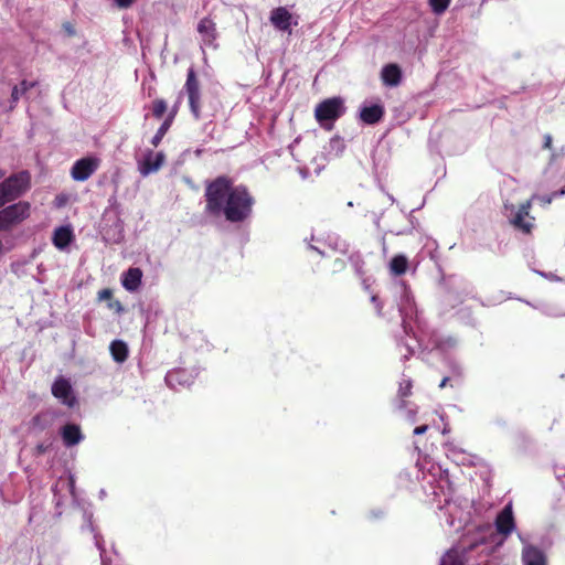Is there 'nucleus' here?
<instances>
[{
	"label": "nucleus",
	"mask_w": 565,
	"mask_h": 565,
	"mask_svg": "<svg viewBox=\"0 0 565 565\" xmlns=\"http://www.w3.org/2000/svg\"><path fill=\"white\" fill-rule=\"evenodd\" d=\"M553 138L550 134L544 135L543 149L553 150Z\"/></svg>",
	"instance_id": "obj_35"
},
{
	"label": "nucleus",
	"mask_w": 565,
	"mask_h": 565,
	"mask_svg": "<svg viewBox=\"0 0 565 565\" xmlns=\"http://www.w3.org/2000/svg\"><path fill=\"white\" fill-rule=\"evenodd\" d=\"M440 565H462L458 553L454 550L448 551L440 559Z\"/></svg>",
	"instance_id": "obj_30"
},
{
	"label": "nucleus",
	"mask_w": 565,
	"mask_h": 565,
	"mask_svg": "<svg viewBox=\"0 0 565 565\" xmlns=\"http://www.w3.org/2000/svg\"><path fill=\"white\" fill-rule=\"evenodd\" d=\"M52 423V417L47 413H40L32 417L30 428L36 431H43Z\"/></svg>",
	"instance_id": "obj_26"
},
{
	"label": "nucleus",
	"mask_w": 565,
	"mask_h": 565,
	"mask_svg": "<svg viewBox=\"0 0 565 565\" xmlns=\"http://www.w3.org/2000/svg\"><path fill=\"white\" fill-rule=\"evenodd\" d=\"M74 238L75 235L71 225H63L54 230L52 243L57 249L64 250L70 246Z\"/></svg>",
	"instance_id": "obj_14"
},
{
	"label": "nucleus",
	"mask_w": 565,
	"mask_h": 565,
	"mask_svg": "<svg viewBox=\"0 0 565 565\" xmlns=\"http://www.w3.org/2000/svg\"><path fill=\"white\" fill-rule=\"evenodd\" d=\"M179 105H180V100L178 99L174 105L172 106L169 115L167 116V118H171V122H173L178 111H179Z\"/></svg>",
	"instance_id": "obj_34"
},
{
	"label": "nucleus",
	"mask_w": 565,
	"mask_h": 565,
	"mask_svg": "<svg viewBox=\"0 0 565 565\" xmlns=\"http://www.w3.org/2000/svg\"><path fill=\"white\" fill-rule=\"evenodd\" d=\"M530 210L531 201H525L519 205L518 211L510 220L513 228L524 235H531L535 228V217L530 215Z\"/></svg>",
	"instance_id": "obj_6"
},
{
	"label": "nucleus",
	"mask_w": 565,
	"mask_h": 565,
	"mask_svg": "<svg viewBox=\"0 0 565 565\" xmlns=\"http://www.w3.org/2000/svg\"><path fill=\"white\" fill-rule=\"evenodd\" d=\"M381 77L386 86H397L402 81V71L397 64H387L382 68Z\"/></svg>",
	"instance_id": "obj_21"
},
{
	"label": "nucleus",
	"mask_w": 565,
	"mask_h": 565,
	"mask_svg": "<svg viewBox=\"0 0 565 565\" xmlns=\"http://www.w3.org/2000/svg\"><path fill=\"white\" fill-rule=\"evenodd\" d=\"M31 205L29 202L20 201L0 211V232L9 231L30 216Z\"/></svg>",
	"instance_id": "obj_4"
},
{
	"label": "nucleus",
	"mask_w": 565,
	"mask_h": 565,
	"mask_svg": "<svg viewBox=\"0 0 565 565\" xmlns=\"http://www.w3.org/2000/svg\"><path fill=\"white\" fill-rule=\"evenodd\" d=\"M384 114L385 110L382 105L365 106L360 111V119L366 125H375L382 120Z\"/></svg>",
	"instance_id": "obj_20"
},
{
	"label": "nucleus",
	"mask_w": 565,
	"mask_h": 565,
	"mask_svg": "<svg viewBox=\"0 0 565 565\" xmlns=\"http://www.w3.org/2000/svg\"><path fill=\"white\" fill-rule=\"evenodd\" d=\"M136 0H116V3L119 8H129L132 6V3L135 2Z\"/></svg>",
	"instance_id": "obj_37"
},
{
	"label": "nucleus",
	"mask_w": 565,
	"mask_h": 565,
	"mask_svg": "<svg viewBox=\"0 0 565 565\" xmlns=\"http://www.w3.org/2000/svg\"><path fill=\"white\" fill-rule=\"evenodd\" d=\"M51 444L41 443L35 447V455L41 456L49 451Z\"/></svg>",
	"instance_id": "obj_33"
},
{
	"label": "nucleus",
	"mask_w": 565,
	"mask_h": 565,
	"mask_svg": "<svg viewBox=\"0 0 565 565\" xmlns=\"http://www.w3.org/2000/svg\"><path fill=\"white\" fill-rule=\"evenodd\" d=\"M164 161V154L162 152L153 153L149 151L145 157L142 163L139 167V171L142 175H148L152 172H156L160 169Z\"/></svg>",
	"instance_id": "obj_17"
},
{
	"label": "nucleus",
	"mask_w": 565,
	"mask_h": 565,
	"mask_svg": "<svg viewBox=\"0 0 565 565\" xmlns=\"http://www.w3.org/2000/svg\"><path fill=\"white\" fill-rule=\"evenodd\" d=\"M142 270L139 267H130L122 273L120 281L122 287L129 291H137L142 282Z\"/></svg>",
	"instance_id": "obj_12"
},
{
	"label": "nucleus",
	"mask_w": 565,
	"mask_h": 565,
	"mask_svg": "<svg viewBox=\"0 0 565 565\" xmlns=\"http://www.w3.org/2000/svg\"><path fill=\"white\" fill-rule=\"evenodd\" d=\"M52 394L62 404L67 405L68 407H74L77 403L70 381L62 376L57 377L52 384Z\"/></svg>",
	"instance_id": "obj_8"
},
{
	"label": "nucleus",
	"mask_w": 565,
	"mask_h": 565,
	"mask_svg": "<svg viewBox=\"0 0 565 565\" xmlns=\"http://www.w3.org/2000/svg\"><path fill=\"white\" fill-rule=\"evenodd\" d=\"M97 301H107V308L117 315L125 312V307L118 299L114 298V292L110 288L100 289L97 292Z\"/></svg>",
	"instance_id": "obj_22"
},
{
	"label": "nucleus",
	"mask_w": 565,
	"mask_h": 565,
	"mask_svg": "<svg viewBox=\"0 0 565 565\" xmlns=\"http://www.w3.org/2000/svg\"><path fill=\"white\" fill-rule=\"evenodd\" d=\"M184 90L188 95L191 114L194 119L199 120L201 118V90L200 82L193 67L188 70Z\"/></svg>",
	"instance_id": "obj_5"
},
{
	"label": "nucleus",
	"mask_w": 565,
	"mask_h": 565,
	"mask_svg": "<svg viewBox=\"0 0 565 565\" xmlns=\"http://www.w3.org/2000/svg\"><path fill=\"white\" fill-rule=\"evenodd\" d=\"M99 159L94 157L82 158L73 164L71 175L75 181L84 182L98 169Z\"/></svg>",
	"instance_id": "obj_7"
},
{
	"label": "nucleus",
	"mask_w": 565,
	"mask_h": 565,
	"mask_svg": "<svg viewBox=\"0 0 565 565\" xmlns=\"http://www.w3.org/2000/svg\"><path fill=\"white\" fill-rule=\"evenodd\" d=\"M196 376V373L190 372L185 369H174L172 371H169L164 377V381L167 385L173 390H178L179 387H185L190 386L194 377Z\"/></svg>",
	"instance_id": "obj_10"
},
{
	"label": "nucleus",
	"mask_w": 565,
	"mask_h": 565,
	"mask_svg": "<svg viewBox=\"0 0 565 565\" xmlns=\"http://www.w3.org/2000/svg\"><path fill=\"white\" fill-rule=\"evenodd\" d=\"M413 383L411 379H403L398 385L397 399H396V408L402 411L405 409L407 403L405 397L412 395Z\"/></svg>",
	"instance_id": "obj_23"
},
{
	"label": "nucleus",
	"mask_w": 565,
	"mask_h": 565,
	"mask_svg": "<svg viewBox=\"0 0 565 565\" xmlns=\"http://www.w3.org/2000/svg\"><path fill=\"white\" fill-rule=\"evenodd\" d=\"M345 111L343 100L340 97L327 98L319 103L315 109L316 120L327 129L332 128V124L339 119Z\"/></svg>",
	"instance_id": "obj_3"
},
{
	"label": "nucleus",
	"mask_w": 565,
	"mask_h": 565,
	"mask_svg": "<svg viewBox=\"0 0 565 565\" xmlns=\"http://www.w3.org/2000/svg\"><path fill=\"white\" fill-rule=\"evenodd\" d=\"M198 32L202 35L203 43L205 45H213L216 38V25L212 19L205 17L198 23Z\"/></svg>",
	"instance_id": "obj_16"
},
{
	"label": "nucleus",
	"mask_w": 565,
	"mask_h": 565,
	"mask_svg": "<svg viewBox=\"0 0 565 565\" xmlns=\"http://www.w3.org/2000/svg\"><path fill=\"white\" fill-rule=\"evenodd\" d=\"M36 85V81L30 82L26 79H23L20 85H15L11 92V109L17 105L21 96L25 95L26 92L34 88Z\"/></svg>",
	"instance_id": "obj_24"
},
{
	"label": "nucleus",
	"mask_w": 565,
	"mask_h": 565,
	"mask_svg": "<svg viewBox=\"0 0 565 565\" xmlns=\"http://www.w3.org/2000/svg\"><path fill=\"white\" fill-rule=\"evenodd\" d=\"M94 539H95V545L99 550L102 564L103 565H108V561H107V558L105 556L106 550H105V546H104V540H103L102 535L98 534V533H95L94 534Z\"/></svg>",
	"instance_id": "obj_31"
},
{
	"label": "nucleus",
	"mask_w": 565,
	"mask_h": 565,
	"mask_svg": "<svg viewBox=\"0 0 565 565\" xmlns=\"http://www.w3.org/2000/svg\"><path fill=\"white\" fill-rule=\"evenodd\" d=\"M521 561L522 565H548L546 553L531 543H523Z\"/></svg>",
	"instance_id": "obj_9"
},
{
	"label": "nucleus",
	"mask_w": 565,
	"mask_h": 565,
	"mask_svg": "<svg viewBox=\"0 0 565 565\" xmlns=\"http://www.w3.org/2000/svg\"><path fill=\"white\" fill-rule=\"evenodd\" d=\"M168 109V104L163 98H156L151 104V113L156 119H161Z\"/></svg>",
	"instance_id": "obj_27"
},
{
	"label": "nucleus",
	"mask_w": 565,
	"mask_h": 565,
	"mask_svg": "<svg viewBox=\"0 0 565 565\" xmlns=\"http://www.w3.org/2000/svg\"><path fill=\"white\" fill-rule=\"evenodd\" d=\"M110 353H128L127 344L121 340H114L109 347Z\"/></svg>",
	"instance_id": "obj_32"
},
{
	"label": "nucleus",
	"mask_w": 565,
	"mask_h": 565,
	"mask_svg": "<svg viewBox=\"0 0 565 565\" xmlns=\"http://www.w3.org/2000/svg\"><path fill=\"white\" fill-rule=\"evenodd\" d=\"M450 4V0H429V6L435 14L444 13Z\"/></svg>",
	"instance_id": "obj_29"
},
{
	"label": "nucleus",
	"mask_w": 565,
	"mask_h": 565,
	"mask_svg": "<svg viewBox=\"0 0 565 565\" xmlns=\"http://www.w3.org/2000/svg\"><path fill=\"white\" fill-rule=\"evenodd\" d=\"M446 456L457 465L470 463V456L461 447L456 445L454 441H446L444 445Z\"/></svg>",
	"instance_id": "obj_18"
},
{
	"label": "nucleus",
	"mask_w": 565,
	"mask_h": 565,
	"mask_svg": "<svg viewBox=\"0 0 565 565\" xmlns=\"http://www.w3.org/2000/svg\"><path fill=\"white\" fill-rule=\"evenodd\" d=\"M447 362L449 363V361H447ZM450 364H451V369H452L454 375L460 376L461 375V367L458 364H455L452 362H450Z\"/></svg>",
	"instance_id": "obj_39"
},
{
	"label": "nucleus",
	"mask_w": 565,
	"mask_h": 565,
	"mask_svg": "<svg viewBox=\"0 0 565 565\" xmlns=\"http://www.w3.org/2000/svg\"><path fill=\"white\" fill-rule=\"evenodd\" d=\"M372 301L373 302L377 301V297L376 296H372Z\"/></svg>",
	"instance_id": "obj_45"
},
{
	"label": "nucleus",
	"mask_w": 565,
	"mask_h": 565,
	"mask_svg": "<svg viewBox=\"0 0 565 565\" xmlns=\"http://www.w3.org/2000/svg\"><path fill=\"white\" fill-rule=\"evenodd\" d=\"M204 212L209 216H223L230 223H242L253 212L255 199L247 186L234 185L227 175H218L207 181L204 191Z\"/></svg>",
	"instance_id": "obj_1"
},
{
	"label": "nucleus",
	"mask_w": 565,
	"mask_h": 565,
	"mask_svg": "<svg viewBox=\"0 0 565 565\" xmlns=\"http://www.w3.org/2000/svg\"><path fill=\"white\" fill-rule=\"evenodd\" d=\"M408 259L399 254L395 255L390 262V270L394 276H402L407 271Z\"/></svg>",
	"instance_id": "obj_25"
},
{
	"label": "nucleus",
	"mask_w": 565,
	"mask_h": 565,
	"mask_svg": "<svg viewBox=\"0 0 565 565\" xmlns=\"http://www.w3.org/2000/svg\"><path fill=\"white\" fill-rule=\"evenodd\" d=\"M449 431H450L449 424H448V423H446V424H445V426H444V428H443V430H441V433H443V435H446V434H448Z\"/></svg>",
	"instance_id": "obj_43"
},
{
	"label": "nucleus",
	"mask_w": 565,
	"mask_h": 565,
	"mask_svg": "<svg viewBox=\"0 0 565 565\" xmlns=\"http://www.w3.org/2000/svg\"><path fill=\"white\" fill-rule=\"evenodd\" d=\"M87 521H88V526H89L90 531L94 532L95 529H94V525L92 522V514L87 515Z\"/></svg>",
	"instance_id": "obj_42"
},
{
	"label": "nucleus",
	"mask_w": 565,
	"mask_h": 565,
	"mask_svg": "<svg viewBox=\"0 0 565 565\" xmlns=\"http://www.w3.org/2000/svg\"><path fill=\"white\" fill-rule=\"evenodd\" d=\"M128 355H113V359L114 361L117 363V364H122L126 362Z\"/></svg>",
	"instance_id": "obj_40"
},
{
	"label": "nucleus",
	"mask_w": 565,
	"mask_h": 565,
	"mask_svg": "<svg viewBox=\"0 0 565 565\" xmlns=\"http://www.w3.org/2000/svg\"><path fill=\"white\" fill-rule=\"evenodd\" d=\"M428 430V425H422V426H417L415 429H414V435H423L425 434L426 431Z\"/></svg>",
	"instance_id": "obj_38"
},
{
	"label": "nucleus",
	"mask_w": 565,
	"mask_h": 565,
	"mask_svg": "<svg viewBox=\"0 0 565 565\" xmlns=\"http://www.w3.org/2000/svg\"><path fill=\"white\" fill-rule=\"evenodd\" d=\"M106 495H107L106 490L105 489H100L99 493H98L99 499H104V498H106Z\"/></svg>",
	"instance_id": "obj_44"
},
{
	"label": "nucleus",
	"mask_w": 565,
	"mask_h": 565,
	"mask_svg": "<svg viewBox=\"0 0 565 565\" xmlns=\"http://www.w3.org/2000/svg\"><path fill=\"white\" fill-rule=\"evenodd\" d=\"M31 186V174L23 170L14 173L0 183V209L7 203L23 195Z\"/></svg>",
	"instance_id": "obj_2"
},
{
	"label": "nucleus",
	"mask_w": 565,
	"mask_h": 565,
	"mask_svg": "<svg viewBox=\"0 0 565 565\" xmlns=\"http://www.w3.org/2000/svg\"><path fill=\"white\" fill-rule=\"evenodd\" d=\"M60 490H68L71 495L75 498V478L73 475H70L67 479H60L53 487V502L55 503V508L57 510L56 514L60 516L62 511L60 508L63 505V497L60 494Z\"/></svg>",
	"instance_id": "obj_11"
},
{
	"label": "nucleus",
	"mask_w": 565,
	"mask_h": 565,
	"mask_svg": "<svg viewBox=\"0 0 565 565\" xmlns=\"http://www.w3.org/2000/svg\"><path fill=\"white\" fill-rule=\"evenodd\" d=\"M416 415H417V408H409V409L406 411V418L411 423H415L416 422Z\"/></svg>",
	"instance_id": "obj_36"
},
{
	"label": "nucleus",
	"mask_w": 565,
	"mask_h": 565,
	"mask_svg": "<svg viewBox=\"0 0 565 565\" xmlns=\"http://www.w3.org/2000/svg\"><path fill=\"white\" fill-rule=\"evenodd\" d=\"M60 434L65 447L70 448L84 440V435L77 424H66L61 427Z\"/></svg>",
	"instance_id": "obj_13"
},
{
	"label": "nucleus",
	"mask_w": 565,
	"mask_h": 565,
	"mask_svg": "<svg viewBox=\"0 0 565 565\" xmlns=\"http://www.w3.org/2000/svg\"><path fill=\"white\" fill-rule=\"evenodd\" d=\"M449 381H450V377H449V376H445V377L441 380V382H440V384H439V387H440V388H444V387L447 385V383H448Z\"/></svg>",
	"instance_id": "obj_41"
},
{
	"label": "nucleus",
	"mask_w": 565,
	"mask_h": 565,
	"mask_svg": "<svg viewBox=\"0 0 565 565\" xmlns=\"http://www.w3.org/2000/svg\"><path fill=\"white\" fill-rule=\"evenodd\" d=\"M497 531L501 534L509 535L515 527L512 509L510 505L503 508L495 519Z\"/></svg>",
	"instance_id": "obj_15"
},
{
	"label": "nucleus",
	"mask_w": 565,
	"mask_h": 565,
	"mask_svg": "<svg viewBox=\"0 0 565 565\" xmlns=\"http://www.w3.org/2000/svg\"><path fill=\"white\" fill-rule=\"evenodd\" d=\"M172 122H171V118H166L163 120V122L161 124V126L158 128L156 135L152 137L151 139V143L154 146V147H158L159 143L161 142L162 138L164 137V135L167 134V131L170 129Z\"/></svg>",
	"instance_id": "obj_28"
},
{
	"label": "nucleus",
	"mask_w": 565,
	"mask_h": 565,
	"mask_svg": "<svg viewBox=\"0 0 565 565\" xmlns=\"http://www.w3.org/2000/svg\"><path fill=\"white\" fill-rule=\"evenodd\" d=\"M2 177V174L0 173V178Z\"/></svg>",
	"instance_id": "obj_46"
},
{
	"label": "nucleus",
	"mask_w": 565,
	"mask_h": 565,
	"mask_svg": "<svg viewBox=\"0 0 565 565\" xmlns=\"http://www.w3.org/2000/svg\"><path fill=\"white\" fill-rule=\"evenodd\" d=\"M291 18L290 12L286 8L279 7L271 11L270 22L278 30L290 32Z\"/></svg>",
	"instance_id": "obj_19"
}]
</instances>
